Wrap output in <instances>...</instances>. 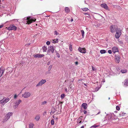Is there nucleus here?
Listing matches in <instances>:
<instances>
[{"label": "nucleus", "instance_id": "nucleus-36", "mask_svg": "<svg viewBox=\"0 0 128 128\" xmlns=\"http://www.w3.org/2000/svg\"><path fill=\"white\" fill-rule=\"evenodd\" d=\"M125 39L126 41L128 43V36L126 35H125Z\"/></svg>", "mask_w": 128, "mask_h": 128}, {"label": "nucleus", "instance_id": "nucleus-3", "mask_svg": "<svg viewBox=\"0 0 128 128\" xmlns=\"http://www.w3.org/2000/svg\"><path fill=\"white\" fill-rule=\"evenodd\" d=\"M13 113L12 112H9L6 115L4 119L3 120L2 122H6L10 118V116H12Z\"/></svg>", "mask_w": 128, "mask_h": 128}, {"label": "nucleus", "instance_id": "nucleus-23", "mask_svg": "<svg viewBox=\"0 0 128 128\" xmlns=\"http://www.w3.org/2000/svg\"><path fill=\"white\" fill-rule=\"evenodd\" d=\"M124 86H128V79L126 80L125 82L124 83Z\"/></svg>", "mask_w": 128, "mask_h": 128}, {"label": "nucleus", "instance_id": "nucleus-46", "mask_svg": "<svg viewBox=\"0 0 128 128\" xmlns=\"http://www.w3.org/2000/svg\"><path fill=\"white\" fill-rule=\"evenodd\" d=\"M112 117H111V114H109V117H108V119H110Z\"/></svg>", "mask_w": 128, "mask_h": 128}, {"label": "nucleus", "instance_id": "nucleus-35", "mask_svg": "<svg viewBox=\"0 0 128 128\" xmlns=\"http://www.w3.org/2000/svg\"><path fill=\"white\" fill-rule=\"evenodd\" d=\"M54 120L53 119H52V120H51V124L52 125H53L54 124Z\"/></svg>", "mask_w": 128, "mask_h": 128}, {"label": "nucleus", "instance_id": "nucleus-22", "mask_svg": "<svg viewBox=\"0 0 128 128\" xmlns=\"http://www.w3.org/2000/svg\"><path fill=\"white\" fill-rule=\"evenodd\" d=\"M42 48L43 52H46V51L47 49L46 47L45 46H44L42 47Z\"/></svg>", "mask_w": 128, "mask_h": 128}, {"label": "nucleus", "instance_id": "nucleus-60", "mask_svg": "<svg viewBox=\"0 0 128 128\" xmlns=\"http://www.w3.org/2000/svg\"><path fill=\"white\" fill-rule=\"evenodd\" d=\"M84 84L85 86H86V84H85V83H84Z\"/></svg>", "mask_w": 128, "mask_h": 128}, {"label": "nucleus", "instance_id": "nucleus-53", "mask_svg": "<svg viewBox=\"0 0 128 128\" xmlns=\"http://www.w3.org/2000/svg\"><path fill=\"white\" fill-rule=\"evenodd\" d=\"M50 64V62H48V63H47V64L48 65H49Z\"/></svg>", "mask_w": 128, "mask_h": 128}, {"label": "nucleus", "instance_id": "nucleus-8", "mask_svg": "<svg viewBox=\"0 0 128 128\" xmlns=\"http://www.w3.org/2000/svg\"><path fill=\"white\" fill-rule=\"evenodd\" d=\"M117 29L115 26H112L110 27V31L112 33L115 32L116 30Z\"/></svg>", "mask_w": 128, "mask_h": 128}, {"label": "nucleus", "instance_id": "nucleus-10", "mask_svg": "<svg viewBox=\"0 0 128 128\" xmlns=\"http://www.w3.org/2000/svg\"><path fill=\"white\" fill-rule=\"evenodd\" d=\"M120 56L119 55H116L115 56V62L117 63H118L120 62Z\"/></svg>", "mask_w": 128, "mask_h": 128}, {"label": "nucleus", "instance_id": "nucleus-64", "mask_svg": "<svg viewBox=\"0 0 128 128\" xmlns=\"http://www.w3.org/2000/svg\"><path fill=\"white\" fill-rule=\"evenodd\" d=\"M110 99V98H108V99L109 100V99Z\"/></svg>", "mask_w": 128, "mask_h": 128}, {"label": "nucleus", "instance_id": "nucleus-43", "mask_svg": "<svg viewBox=\"0 0 128 128\" xmlns=\"http://www.w3.org/2000/svg\"><path fill=\"white\" fill-rule=\"evenodd\" d=\"M54 34L56 35H57L58 34V32L56 30L54 31Z\"/></svg>", "mask_w": 128, "mask_h": 128}, {"label": "nucleus", "instance_id": "nucleus-14", "mask_svg": "<svg viewBox=\"0 0 128 128\" xmlns=\"http://www.w3.org/2000/svg\"><path fill=\"white\" fill-rule=\"evenodd\" d=\"M44 56V54H36V55H34V57L35 58H42Z\"/></svg>", "mask_w": 128, "mask_h": 128}, {"label": "nucleus", "instance_id": "nucleus-38", "mask_svg": "<svg viewBox=\"0 0 128 128\" xmlns=\"http://www.w3.org/2000/svg\"><path fill=\"white\" fill-rule=\"evenodd\" d=\"M92 69L93 71H96V69L94 67L92 66Z\"/></svg>", "mask_w": 128, "mask_h": 128}, {"label": "nucleus", "instance_id": "nucleus-42", "mask_svg": "<svg viewBox=\"0 0 128 128\" xmlns=\"http://www.w3.org/2000/svg\"><path fill=\"white\" fill-rule=\"evenodd\" d=\"M108 52L109 54H111L112 53V51L110 50H109L108 51Z\"/></svg>", "mask_w": 128, "mask_h": 128}, {"label": "nucleus", "instance_id": "nucleus-62", "mask_svg": "<svg viewBox=\"0 0 128 128\" xmlns=\"http://www.w3.org/2000/svg\"><path fill=\"white\" fill-rule=\"evenodd\" d=\"M28 44V45H30V44L29 43V44Z\"/></svg>", "mask_w": 128, "mask_h": 128}, {"label": "nucleus", "instance_id": "nucleus-18", "mask_svg": "<svg viewBox=\"0 0 128 128\" xmlns=\"http://www.w3.org/2000/svg\"><path fill=\"white\" fill-rule=\"evenodd\" d=\"M3 99H4V104H5L10 99L8 98H7L5 99L4 98Z\"/></svg>", "mask_w": 128, "mask_h": 128}, {"label": "nucleus", "instance_id": "nucleus-31", "mask_svg": "<svg viewBox=\"0 0 128 128\" xmlns=\"http://www.w3.org/2000/svg\"><path fill=\"white\" fill-rule=\"evenodd\" d=\"M81 32L82 34V37L83 38L84 34V31L83 30H81Z\"/></svg>", "mask_w": 128, "mask_h": 128}, {"label": "nucleus", "instance_id": "nucleus-45", "mask_svg": "<svg viewBox=\"0 0 128 128\" xmlns=\"http://www.w3.org/2000/svg\"><path fill=\"white\" fill-rule=\"evenodd\" d=\"M18 96H17L16 94H15L14 96V99H16L17 97H18Z\"/></svg>", "mask_w": 128, "mask_h": 128}, {"label": "nucleus", "instance_id": "nucleus-1", "mask_svg": "<svg viewBox=\"0 0 128 128\" xmlns=\"http://www.w3.org/2000/svg\"><path fill=\"white\" fill-rule=\"evenodd\" d=\"M36 20V19L33 17H25L24 18L23 22L24 24H29Z\"/></svg>", "mask_w": 128, "mask_h": 128}, {"label": "nucleus", "instance_id": "nucleus-61", "mask_svg": "<svg viewBox=\"0 0 128 128\" xmlns=\"http://www.w3.org/2000/svg\"><path fill=\"white\" fill-rule=\"evenodd\" d=\"M80 122V121H77V123H78V124H79V123H78V122Z\"/></svg>", "mask_w": 128, "mask_h": 128}, {"label": "nucleus", "instance_id": "nucleus-51", "mask_svg": "<svg viewBox=\"0 0 128 128\" xmlns=\"http://www.w3.org/2000/svg\"><path fill=\"white\" fill-rule=\"evenodd\" d=\"M84 14H87V15H88L89 16H90V14H89L88 13H84Z\"/></svg>", "mask_w": 128, "mask_h": 128}, {"label": "nucleus", "instance_id": "nucleus-4", "mask_svg": "<svg viewBox=\"0 0 128 128\" xmlns=\"http://www.w3.org/2000/svg\"><path fill=\"white\" fill-rule=\"evenodd\" d=\"M122 34V31L120 28H117L115 34V37L117 39H118Z\"/></svg>", "mask_w": 128, "mask_h": 128}, {"label": "nucleus", "instance_id": "nucleus-37", "mask_svg": "<svg viewBox=\"0 0 128 128\" xmlns=\"http://www.w3.org/2000/svg\"><path fill=\"white\" fill-rule=\"evenodd\" d=\"M100 88L98 87L96 88L95 89V91H97Z\"/></svg>", "mask_w": 128, "mask_h": 128}, {"label": "nucleus", "instance_id": "nucleus-34", "mask_svg": "<svg viewBox=\"0 0 128 128\" xmlns=\"http://www.w3.org/2000/svg\"><path fill=\"white\" fill-rule=\"evenodd\" d=\"M52 65H50L49 66V67L48 68V72H50V70H51V69L52 68Z\"/></svg>", "mask_w": 128, "mask_h": 128}, {"label": "nucleus", "instance_id": "nucleus-54", "mask_svg": "<svg viewBox=\"0 0 128 128\" xmlns=\"http://www.w3.org/2000/svg\"><path fill=\"white\" fill-rule=\"evenodd\" d=\"M50 73V72H46V73H45V74H47L48 73Z\"/></svg>", "mask_w": 128, "mask_h": 128}, {"label": "nucleus", "instance_id": "nucleus-17", "mask_svg": "<svg viewBox=\"0 0 128 128\" xmlns=\"http://www.w3.org/2000/svg\"><path fill=\"white\" fill-rule=\"evenodd\" d=\"M82 106L84 109H86L87 108V104L86 103H83Z\"/></svg>", "mask_w": 128, "mask_h": 128}, {"label": "nucleus", "instance_id": "nucleus-25", "mask_svg": "<svg viewBox=\"0 0 128 128\" xmlns=\"http://www.w3.org/2000/svg\"><path fill=\"white\" fill-rule=\"evenodd\" d=\"M121 72L122 73H125L127 72V70L126 69L122 70H121Z\"/></svg>", "mask_w": 128, "mask_h": 128}, {"label": "nucleus", "instance_id": "nucleus-5", "mask_svg": "<svg viewBox=\"0 0 128 128\" xmlns=\"http://www.w3.org/2000/svg\"><path fill=\"white\" fill-rule=\"evenodd\" d=\"M16 29L17 28L14 25H10L7 28V29L9 30H16Z\"/></svg>", "mask_w": 128, "mask_h": 128}, {"label": "nucleus", "instance_id": "nucleus-24", "mask_svg": "<svg viewBox=\"0 0 128 128\" xmlns=\"http://www.w3.org/2000/svg\"><path fill=\"white\" fill-rule=\"evenodd\" d=\"M81 117H82L81 116L77 120V121H80L79 122H78L79 124H80L82 123V118H81Z\"/></svg>", "mask_w": 128, "mask_h": 128}, {"label": "nucleus", "instance_id": "nucleus-12", "mask_svg": "<svg viewBox=\"0 0 128 128\" xmlns=\"http://www.w3.org/2000/svg\"><path fill=\"white\" fill-rule=\"evenodd\" d=\"M101 6L102 8H104L105 9L109 10H110L109 9L108 7L107 6V4L105 3L102 4L101 5Z\"/></svg>", "mask_w": 128, "mask_h": 128}, {"label": "nucleus", "instance_id": "nucleus-27", "mask_svg": "<svg viewBox=\"0 0 128 128\" xmlns=\"http://www.w3.org/2000/svg\"><path fill=\"white\" fill-rule=\"evenodd\" d=\"M81 9L84 11H86L89 10V9L88 8H81Z\"/></svg>", "mask_w": 128, "mask_h": 128}, {"label": "nucleus", "instance_id": "nucleus-30", "mask_svg": "<svg viewBox=\"0 0 128 128\" xmlns=\"http://www.w3.org/2000/svg\"><path fill=\"white\" fill-rule=\"evenodd\" d=\"M98 125H96L95 124H94V125L92 126L90 128H96L98 127Z\"/></svg>", "mask_w": 128, "mask_h": 128}, {"label": "nucleus", "instance_id": "nucleus-55", "mask_svg": "<svg viewBox=\"0 0 128 128\" xmlns=\"http://www.w3.org/2000/svg\"><path fill=\"white\" fill-rule=\"evenodd\" d=\"M126 31L127 32H128V28H127L126 29Z\"/></svg>", "mask_w": 128, "mask_h": 128}, {"label": "nucleus", "instance_id": "nucleus-15", "mask_svg": "<svg viewBox=\"0 0 128 128\" xmlns=\"http://www.w3.org/2000/svg\"><path fill=\"white\" fill-rule=\"evenodd\" d=\"M4 72V70L2 68H0V78L2 76Z\"/></svg>", "mask_w": 128, "mask_h": 128}, {"label": "nucleus", "instance_id": "nucleus-57", "mask_svg": "<svg viewBox=\"0 0 128 128\" xmlns=\"http://www.w3.org/2000/svg\"><path fill=\"white\" fill-rule=\"evenodd\" d=\"M100 113V112H99L97 114H99Z\"/></svg>", "mask_w": 128, "mask_h": 128}, {"label": "nucleus", "instance_id": "nucleus-26", "mask_svg": "<svg viewBox=\"0 0 128 128\" xmlns=\"http://www.w3.org/2000/svg\"><path fill=\"white\" fill-rule=\"evenodd\" d=\"M125 114H126L125 113H124V112H120L119 114V115L120 116H124Z\"/></svg>", "mask_w": 128, "mask_h": 128}, {"label": "nucleus", "instance_id": "nucleus-13", "mask_svg": "<svg viewBox=\"0 0 128 128\" xmlns=\"http://www.w3.org/2000/svg\"><path fill=\"white\" fill-rule=\"evenodd\" d=\"M112 51L114 53H115L116 52H118V48L116 47H114L112 48Z\"/></svg>", "mask_w": 128, "mask_h": 128}, {"label": "nucleus", "instance_id": "nucleus-6", "mask_svg": "<svg viewBox=\"0 0 128 128\" xmlns=\"http://www.w3.org/2000/svg\"><path fill=\"white\" fill-rule=\"evenodd\" d=\"M46 82L45 80L42 79L36 85V86H42L43 84L45 83Z\"/></svg>", "mask_w": 128, "mask_h": 128}, {"label": "nucleus", "instance_id": "nucleus-59", "mask_svg": "<svg viewBox=\"0 0 128 128\" xmlns=\"http://www.w3.org/2000/svg\"><path fill=\"white\" fill-rule=\"evenodd\" d=\"M102 82H105V80H103V81Z\"/></svg>", "mask_w": 128, "mask_h": 128}, {"label": "nucleus", "instance_id": "nucleus-63", "mask_svg": "<svg viewBox=\"0 0 128 128\" xmlns=\"http://www.w3.org/2000/svg\"><path fill=\"white\" fill-rule=\"evenodd\" d=\"M2 95V94H0V95Z\"/></svg>", "mask_w": 128, "mask_h": 128}, {"label": "nucleus", "instance_id": "nucleus-19", "mask_svg": "<svg viewBox=\"0 0 128 128\" xmlns=\"http://www.w3.org/2000/svg\"><path fill=\"white\" fill-rule=\"evenodd\" d=\"M65 11L66 12L68 13L70 12V10L68 7H66L65 9Z\"/></svg>", "mask_w": 128, "mask_h": 128}, {"label": "nucleus", "instance_id": "nucleus-44", "mask_svg": "<svg viewBox=\"0 0 128 128\" xmlns=\"http://www.w3.org/2000/svg\"><path fill=\"white\" fill-rule=\"evenodd\" d=\"M47 103V102L46 101H44L42 103V104H44Z\"/></svg>", "mask_w": 128, "mask_h": 128}, {"label": "nucleus", "instance_id": "nucleus-20", "mask_svg": "<svg viewBox=\"0 0 128 128\" xmlns=\"http://www.w3.org/2000/svg\"><path fill=\"white\" fill-rule=\"evenodd\" d=\"M34 124L33 123H30L29 125V128H33Z\"/></svg>", "mask_w": 128, "mask_h": 128}, {"label": "nucleus", "instance_id": "nucleus-2", "mask_svg": "<svg viewBox=\"0 0 128 128\" xmlns=\"http://www.w3.org/2000/svg\"><path fill=\"white\" fill-rule=\"evenodd\" d=\"M55 50V48L52 46H48L47 51V54L50 55L54 53Z\"/></svg>", "mask_w": 128, "mask_h": 128}, {"label": "nucleus", "instance_id": "nucleus-29", "mask_svg": "<svg viewBox=\"0 0 128 128\" xmlns=\"http://www.w3.org/2000/svg\"><path fill=\"white\" fill-rule=\"evenodd\" d=\"M69 49L70 51H72V46L71 44L70 45Z\"/></svg>", "mask_w": 128, "mask_h": 128}, {"label": "nucleus", "instance_id": "nucleus-47", "mask_svg": "<svg viewBox=\"0 0 128 128\" xmlns=\"http://www.w3.org/2000/svg\"><path fill=\"white\" fill-rule=\"evenodd\" d=\"M84 114H86L87 113V112L86 110H84Z\"/></svg>", "mask_w": 128, "mask_h": 128}, {"label": "nucleus", "instance_id": "nucleus-21", "mask_svg": "<svg viewBox=\"0 0 128 128\" xmlns=\"http://www.w3.org/2000/svg\"><path fill=\"white\" fill-rule=\"evenodd\" d=\"M58 38L54 40H52V42L53 43H56L58 42Z\"/></svg>", "mask_w": 128, "mask_h": 128}, {"label": "nucleus", "instance_id": "nucleus-50", "mask_svg": "<svg viewBox=\"0 0 128 128\" xmlns=\"http://www.w3.org/2000/svg\"><path fill=\"white\" fill-rule=\"evenodd\" d=\"M65 92H68V90L66 88H65Z\"/></svg>", "mask_w": 128, "mask_h": 128}, {"label": "nucleus", "instance_id": "nucleus-58", "mask_svg": "<svg viewBox=\"0 0 128 128\" xmlns=\"http://www.w3.org/2000/svg\"><path fill=\"white\" fill-rule=\"evenodd\" d=\"M73 21V19L72 18L71 19V21L72 22Z\"/></svg>", "mask_w": 128, "mask_h": 128}, {"label": "nucleus", "instance_id": "nucleus-56", "mask_svg": "<svg viewBox=\"0 0 128 128\" xmlns=\"http://www.w3.org/2000/svg\"><path fill=\"white\" fill-rule=\"evenodd\" d=\"M84 126H82L80 128H84Z\"/></svg>", "mask_w": 128, "mask_h": 128}, {"label": "nucleus", "instance_id": "nucleus-7", "mask_svg": "<svg viewBox=\"0 0 128 128\" xmlns=\"http://www.w3.org/2000/svg\"><path fill=\"white\" fill-rule=\"evenodd\" d=\"M30 95V94L29 92H26L22 94V96L25 98H27L29 97Z\"/></svg>", "mask_w": 128, "mask_h": 128}, {"label": "nucleus", "instance_id": "nucleus-16", "mask_svg": "<svg viewBox=\"0 0 128 128\" xmlns=\"http://www.w3.org/2000/svg\"><path fill=\"white\" fill-rule=\"evenodd\" d=\"M40 118V116L39 114H37L36 115L35 118V119L36 121L39 120Z\"/></svg>", "mask_w": 128, "mask_h": 128}, {"label": "nucleus", "instance_id": "nucleus-33", "mask_svg": "<svg viewBox=\"0 0 128 128\" xmlns=\"http://www.w3.org/2000/svg\"><path fill=\"white\" fill-rule=\"evenodd\" d=\"M64 97L65 94H62L60 96V98L62 99L64 98Z\"/></svg>", "mask_w": 128, "mask_h": 128}, {"label": "nucleus", "instance_id": "nucleus-40", "mask_svg": "<svg viewBox=\"0 0 128 128\" xmlns=\"http://www.w3.org/2000/svg\"><path fill=\"white\" fill-rule=\"evenodd\" d=\"M50 44V41H48L47 42H46V44H47V45H49Z\"/></svg>", "mask_w": 128, "mask_h": 128}, {"label": "nucleus", "instance_id": "nucleus-11", "mask_svg": "<svg viewBox=\"0 0 128 128\" xmlns=\"http://www.w3.org/2000/svg\"><path fill=\"white\" fill-rule=\"evenodd\" d=\"M78 50L81 53L85 54L86 53V49L84 48L79 47L78 49Z\"/></svg>", "mask_w": 128, "mask_h": 128}, {"label": "nucleus", "instance_id": "nucleus-39", "mask_svg": "<svg viewBox=\"0 0 128 128\" xmlns=\"http://www.w3.org/2000/svg\"><path fill=\"white\" fill-rule=\"evenodd\" d=\"M2 103L4 104V99H3L0 100V104H2Z\"/></svg>", "mask_w": 128, "mask_h": 128}, {"label": "nucleus", "instance_id": "nucleus-28", "mask_svg": "<svg viewBox=\"0 0 128 128\" xmlns=\"http://www.w3.org/2000/svg\"><path fill=\"white\" fill-rule=\"evenodd\" d=\"M100 52L101 54H104L106 52V51L104 50H101L100 51Z\"/></svg>", "mask_w": 128, "mask_h": 128}, {"label": "nucleus", "instance_id": "nucleus-49", "mask_svg": "<svg viewBox=\"0 0 128 128\" xmlns=\"http://www.w3.org/2000/svg\"><path fill=\"white\" fill-rule=\"evenodd\" d=\"M75 63L76 65H77L78 64V62H75Z\"/></svg>", "mask_w": 128, "mask_h": 128}, {"label": "nucleus", "instance_id": "nucleus-52", "mask_svg": "<svg viewBox=\"0 0 128 128\" xmlns=\"http://www.w3.org/2000/svg\"><path fill=\"white\" fill-rule=\"evenodd\" d=\"M3 26L4 25H0V28H2Z\"/></svg>", "mask_w": 128, "mask_h": 128}, {"label": "nucleus", "instance_id": "nucleus-41", "mask_svg": "<svg viewBox=\"0 0 128 128\" xmlns=\"http://www.w3.org/2000/svg\"><path fill=\"white\" fill-rule=\"evenodd\" d=\"M116 109L118 110H120V107H119V106H116Z\"/></svg>", "mask_w": 128, "mask_h": 128}, {"label": "nucleus", "instance_id": "nucleus-9", "mask_svg": "<svg viewBox=\"0 0 128 128\" xmlns=\"http://www.w3.org/2000/svg\"><path fill=\"white\" fill-rule=\"evenodd\" d=\"M22 101L20 100H17L15 103L14 107V108H17L19 104Z\"/></svg>", "mask_w": 128, "mask_h": 128}, {"label": "nucleus", "instance_id": "nucleus-32", "mask_svg": "<svg viewBox=\"0 0 128 128\" xmlns=\"http://www.w3.org/2000/svg\"><path fill=\"white\" fill-rule=\"evenodd\" d=\"M55 52L56 53V55L57 56V57L58 58H60V55L56 51V50H55Z\"/></svg>", "mask_w": 128, "mask_h": 128}, {"label": "nucleus", "instance_id": "nucleus-48", "mask_svg": "<svg viewBox=\"0 0 128 128\" xmlns=\"http://www.w3.org/2000/svg\"><path fill=\"white\" fill-rule=\"evenodd\" d=\"M46 112H44L43 114V115L44 116L46 114Z\"/></svg>", "mask_w": 128, "mask_h": 128}]
</instances>
